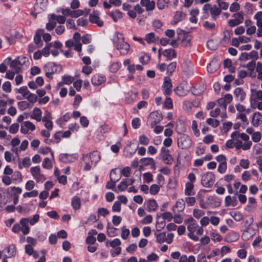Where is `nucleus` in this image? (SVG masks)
I'll return each instance as SVG.
<instances>
[{"label": "nucleus", "mask_w": 262, "mask_h": 262, "mask_svg": "<svg viewBox=\"0 0 262 262\" xmlns=\"http://www.w3.org/2000/svg\"><path fill=\"white\" fill-rule=\"evenodd\" d=\"M30 172L33 178L37 182H43L46 180L45 176L41 173L40 168L39 166L31 167L30 168Z\"/></svg>", "instance_id": "nucleus-4"}, {"label": "nucleus", "mask_w": 262, "mask_h": 262, "mask_svg": "<svg viewBox=\"0 0 262 262\" xmlns=\"http://www.w3.org/2000/svg\"><path fill=\"white\" fill-rule=\"evenodd\" d=\"M199 13V10L198 9H193L190 11V14L191 17L189 18L190 21L192 23H196L197 18L196 16Z\"/></svg>", "instance_id": "nucleus-36"}, {"label": "nucleus", "mask_w": 262, "mask_h": 262, "mask_svg": "<svg viewBox=\"0 0 262 262\" xmlns=\"http://www.w3.org/2000/svg\"><path fill=\"white\" fill-rule=\"evenodd\" d=\"M155 235L156 236V239L157 242L159 243H162L165 242L166 240V233L165 232H161L159 234H157L155 233Z\"/></svg>", "instance_id": "nucleus-47"}, {"label": "nucleus", "mask_w": 262, "mask_h": 262, "mask_svg": "<svg viewBox=\"0 0 262 262\" xmlns=\"http://www.w3.org/2000/svg\"><path fill=\"white\" fill-rule=\"evenodd\" d=\"M37 195H38V191L37 190H33L30 192H25L23 194L24 198L36 197Z\"/></svg>", "instance_id": "nucleus-57"}, {"label": "nucleus", "mask_w": 262, "mask_h": 262, "mask_svg": "<svg viewBox=\"0 0 262 262\" xmlns=\"http://www.w3.org/2000/svg\"><path fill=\"white\" fill-rule=\"evenodd\" d=\"M105 81V77L99 74L94 75L91 79L92 83L95 86L101 84Z\"/></svg>", "instance_id": "nucleus-14"}, {"label": "nucleus", "mask_w": 262, "mask_h": 262, "mask_svg": "<svg viewBox=\"0 0 262 262\" xmlns=\"http://www.w3.org/2000/svg\"><path fill=\"white\" fill-rule=\"evenodd\" d=\"M41 111L39 108L35 107L33 110V114L31 118L36 120L37 121H40L41 120Z\"/></svg>", "instance_id": "nucleus-28"}, {"label": "nucleus", "mask_w": 262, "mask_h": 262, "mask_svg": "<svg viewBox=\"0 0 262 262\" xmlns=\"http://www.w3.org/2000/svg\"><path fill=\"white\" fill-rule=\"evenodd\" d=\"M191 128L194 133V135L196 137H199L200 136V131L198 129V124L196 121L193 120L192 122Z\"/></svg>", "instance_id": "nucleus-50"}, {"label": "nucleus", "mask_w": 262, "mask_h": 262, "mask_svg": "<svg viewBox=\"0 0 262 262\" xmlns=\"http://www.w3.org/2000/svg\"><path fill=\"white\" fill-rule=\"evenodd\" d=\"M207 123L212 126V127L215 128L220 125V121L217 119L212 118H208L206 120Z\"/></svg>", "instance_id": "nucleus-43"}, {"label": "nucleus", "mask_w": 262, "mask_h": 262, "mask_svg": "<svg viewBox=\"0 0 262 262\" xmlns=\"http://www.w3.org/2000/svg\"><path fill=\"white\" fill-rule=\"evenodd\" d=\"M185 201L183 199H178L175 205L172 208L174 214H179L182 212L185 209Z\"/></svg>", "instance_id": "nucleus-10"}, {"label": "nucleus", "mask_w": 262, "mask_h": 262, "mask_svg": "<svg viewBox=\"0 0 262 262\" xmlns=\"http://www.w3.org/2000/svg\"><path fill=\"white\" fill-rule=\"evenodd\" d=\"M198 227V224L191 223L187 225V230L189 231L188 233V237L194 241H198L199 237L194 234V232L196 231Z\"/></svg>", "instance_id": "nucleus-9"}, {"label": "nucleus", "mask_w": 262, "mask_h": 262, "mask_svg": "<svg viewBox=\"0 0 262 262\" xmlns=\"http://www.w3.org/2000/svg\"><path fill=\"white\" fill-rule=\"evenodd\" d=\"M44 32V30L42 29H38L36 31V34L34 37V42L36 45L38 46V47H40L42 45V42L41 40V36L43 34V33Z\"/></svg>", "instance_id": "nucleus-22"}, {"label": "nucleus", "mask_w": 262, "mask_h": 262, "mask_svg": "<svg viewBox=\"0 0 262 262\" xmlns=\"http://www.w3.org/2000/svg\"><path fill=\"white\" fill-rule=\"evenodd\" d=\"M31 164V160L29 157L24 158L21 161L18 162V168L21 169L23 168H28L30 166Z\"/></svg>", "instance_id": "nucleus-25"}, {"label": "nucleus", "mask_w": 262, "mask_h": 262, "mask_svg": "<svg viewBox=\"0 0 262 262\" xmlns=\"http://www.w3.org/2000/svg\"><path fill=\"white\" fill-rule=\"evenodd\" d=\"M127 179H123L120 183L118 185L117 188L120 191H123L125 190L128 187L127 184Z\"/></svg>", "instance_id": "nucleus-49"}, {"label": "nucleus", "mask_w": 262, "mask_h": 262, "mask_svg": "<svg viewBox=\"0 0 262 262\" xmlns=\"http://www.w3.org/2000/svg\"><path fill=\"white\" fill-rule=\"evenodd\" d=\"M194 185L191 182H187L185 184V194L187 196L192 195L194 194L193 191Z\"/></svg>", "instance_id": "nucleus-27"}, {"label": "nucleus", "mask_w": 262, "mask_h": 262, "mask_svg": "<svg viewBox=\"0 0 262 262\" xmlns=\"http://www.w3.org/2000/svg\"><path fill=\"white\" fill-rule=\"evenodd\" d=\"M254 18L256 20L257 27H262V12H258L254 16Z\"/></svg>", "instance_id": "nucleus-44"}, {"label": "nucleus", "mask_w": 262, "mask_h": 262, "mask_svg": "<svg viewBox=\"0 0 262 262\" xmlns=\"http://www.w3.org/2000/svg\"><path fill=\"white\" fill-rule=\"evenodd\" d=\"M42 166L45 169H51L53 167V164L49 158H45L42 161Z\"/></svg>", "instance_id": "nucleus-39"}, {"label": "nucleus", "mask_w": 262, "mask_h": 262, "mask_svg": "<svg viewBox=\"0 0 262 262\" xmlns=\"http://www.w3.org/2000/svg\"><path fill=\"white\" fill-rule=\"evenodd\" d=\"M121 244V242L119 239L115 238L111 241H107L106 243V246H111L113 248H115Z\"/></svg>", "instance_id": "nucleus-46"}, {"label": "nucleus", "mask_w": 262, "mask_h": 262, "mask_svg": "<svg viewBox=\"0 0 262 262\" xmlns=\"http://www.w3.org/2000/svg\"><path fill=\"white\" fill-rule=\"evenodd\" d=\"M177 63L176 62H172L167 67V72L172 74L176 70Z\"/></svg>", "instance_id": "nucleus-62"}, {"label": "nucleus", "mask_w": 262, "mask_h": 262, "mask_svg": "<svg viewBox=\"0 0 262 262\" xmlns=\"http://www.w3.org/2000/svg\"><path fill=\"white\" fill-rule=\"evenodd\" d=\"M185 202L189 206H193L195 203V199L192 196H187L185 198Z\"/></svg>", "instance_id": "nucleus-51"}, {"label": "nucleus", "mask_w": 262, "mask_h": 262, "mask_svg": "<svg viewBox=\"0 0 262 262\" xmlns=\"http://www.w3.org/2000/svg\"><path fill=\"white\" fill-rule=\"evenodd\" d=\"M12 181L20 182L22 181V175L18 171H15L12 176Z\"/></svg>", "instance_id": "nucleus-45"}, {"label": "nucleus", "mask_w": 262, "mask_h": 262, "mask_svg": "<svg viewBox=\"0 0 262 262\" xmlns=\"http://www.w3.org/2000/svg\"><path fill=\"white\" fill-rule=\"evenodd\" d=\"M252 95L257 99L262 101V91L260 90H252Z\"/></svg>", "instance_id": "nucleus-53"}, {"label": "nucleus", "mask_w": 262, "mask_h": 262, "mask_svg": "<svg viewBox=\"0 0 262 262\" xmlns=\"http://www.w3.org/2000/svg\"><path fill=\"white\" fill-rule=\"evenodd\" d=\"M140 162L141 164L145 166L151 165L155 167V161L151 158H143L140 160Z\"/></svg>", "instance_id": "nucleus-32"}, {"label": "nucleus", "mask_w": 262, "mask_h": 262, "mask_svg": "<svg viewBox=\"0 0 262 262\" xmlns=\"http://www.w3.org/2000/svg\"><path fill=\"white\" fill-rule=\"evenodd\" d=\"M116 174L115 170H112L110 174V181L106 185L107 189H114L115 186V183L119 180V178H114V174Z\"/></svg>", "instance_id": "nucleus-13"}, {"label": "nucleus", "mask_w": 262, "mask_h": 262, "mask_svg": "<svg viewBox=\"0 0 262 262\" xmlns=\"http://www.w3.org/2000/svg\"><path fill=\"white\" fill-rule=\"evenodd\" d=\"M120 63L119 62H114L110 67V70L111 72L116 73L119 69Z\"/></svg>", "instance_id": "nucleus-59"}, {"label": "nucleus", "mask_w": 262, "mask_h": 262, "mask_svg": "<svg viewBox=\"0 0 262 262\" xmlns=\"http://www.w3.org/2000/svg\"><path fill=\"white\" fill-rule=\"evenodd\" d=\"M191 37L190 35H186L183 38L181 43L185 48L189 47L191 46Z\"/></svg>", "instance_id": "nucleus-40"}, {"label": "nucleus", "mask_w": 262, "mask_h": 262, "mask_svg": "<svg viewBox=\"0 0 262 262\" xmlns=\"http://www.w3.org/2000/svg\"><path fill=\"white\" fill-rule=\"evenodd\" d=\"M112 41L114 46L117 49L124 41V38L122 34L116 33L113 36Z\"/></svg>", "instance_id": "nucleus-12"}, {"label": "nucleus", "mask_w": 262, "mask_h": 262, "mask_svg": "<svg viewBox=\"0 0 262 262\" xmlns=\"http://www.w3.org/2000/svg\"><path fill=\"white\" fill-rule=\"evenodd\" d=\"M238 234L234 232H231L227 234L225 237V241L228 243L235 242L238 239Z\"/></svg>", "instance_id": "nucleus-24"}, {"label": "nucleus", "mask_w": 262, "mask_h": 262, "mask_svg": "<svg viewBox=\"0 0 262 262\" xmlns=\"http://www.w3.org/2000/svg\"><path fill=\"white\" fill-rule=\"evenodd\" d=\"M129 48V45L127 42L124 41L117 49L119 51L121 54L126 55L128 52Z\"/></svg>", "instance_id": "nucleus-23"}, {"label": "nucleus", "mask_w": 262, "mask_h": 262, "mask_svg": "<svg viewBox=\"0 0 262 262\" xmlns=\"http://www.w3.org/2000/svg\"><path fill=\"white\" fill-rule=\"evenodd\" d=\"M139 142L142 145H147L149 143V139L145 135H141L139 138Z\"/></svg>", "instance_id": "nucleus-60"}, {"label": "nucleus", "mask_w": 262, "mask_h": 262, "mask_svg": "<svg viewBox=\"0 0 262 262\" xmlns=\"http://www.w3.org/2000/svg\"><path fill=\"white\" fill-rule=\"evenodd\" d=\"M252 123L254 126H258L262 123V115L259 112L253 114Z\"/></svg>", "instance_id": "nucleus-20"}, {"label": "nucleus", "mask_w": 262, "mask_h": 262, "mask_svg": "<svg viewBox=\"0 0 262 262\" xmlns=\"http://www.w3.org/2000/svg\"><path fill=\"white\" fill-rule=\"evenodd\" d=\"M162 54L169 60L176 58L177 56L176 51L171 49L165 50Z\"/></svg>", "instance_id": "nucleus-26"}, {"label": "nucleus", "mask_w": 262, "mask_h": 262, "mask_svg": "<svg viewBox=\"0 0 262 262\" xmlns=\"http://www.w3.org/2000/svg\"><path fill=\"white\" fill-rule=\"evenodd\" d=\"M210 11L211 17L214 20H215L221 13L220 9L216 6L211 7Z\"/></svg>", "instance_id": "nucleus-34"}, {"label": "nucleus", "mask_w": 262, "mask_h": 262, "mask_svg": "<svg viewBox=\"0 0 262 262\" xmlns=\"http://www.w3.org/2000/svg\"><path fill=\"white\" fill-rule=\"evenodd\" d=\"M83 161L91 160V165H95L100 159L99 153L97 151H94L90 155H84L83 157Z\"/></svg>", "instance_id": "nucleus-7"}, {"label": "nucleus", "mask_w": 262, "mask_h": 262, "mask_svg": "<svg viewBox=\"0 0 262 262\" xmlns=\"http://www.w3.org/2000/svg\"><path fill=\"white\" fill-rule=\"evenodd\" d=\"M30 103H34L37 101V97L36 95L30 93L26 98Z\"/></svg>", "instance_id": "nucleus-58"}, {"label": "nucleus", "mask_w": 262, "mask_h": 262, "mask_svg": "<svg viewBox=\"0 0 262 262\" xmlns=\"http://www.w3.org/2000/svg\"><path fill=\"white\" fill-rule=\"evenodd\" d=\"M147 208L149 211H155L158 207V204L155 200H149L147 202Z\"/></svg>", "instance_id": "nucleus-35"}, {"label": "nucleus", "mask_w": 262, "mask_h": 262, "mask_svg": "<svg viewBox=\"0 0 262 262\" xmlns=\"http://www.w3.org/2000/svg\"><path fill=\"white\" fill-rule=\"evenodd\" d=\"M35 129V125L30 121H27L21 124L20 132L24 134H26L29 130H34Z\"/></svg>", "instance_id": "nucleus-11"}, {"label": "nucleus", "mask_w": 262, "mask_h": 262, "mask_svg": "<svg viewBox=\"0 0 262 262\" xmlns=\"http://www.w3.org/2000/svg\"><path fill=\"white\" fill-rule=\"evenodd\" d=\"M169 2V0H158L157 3V7L159 10H162L168 7Z\"/></svg>", "instance_id": "nucleus-38"}, {"label": "nucleus", "mask_w": 262, "mask_h": 262, "mask_svg": "<svg viewBox=\"0 0 262 262\" xmlns=\"http://www.w3.org/2000/svg\"><path fill=\"white\" fill-rule=\"evenodd\" d=\"M225 203L226 206H235L237 204L236 198L235 196L231 197L230 195H228L225 198Z\"/></svg>", "instance_id": "nucleus-30"}, {"label": "nucleus", "mask_w": 262, "mask_h": 262, "mask_svg": "<svg viewBox=\"0 0 262 262\" xmlns=\"http://www.w3.org/2000/svg\"><path fill=\"white\" fill-rule=\"evenodd\" d=\"M21 64L18 58L12 60L10 64V67L14 71L16 74L21 72V69L20 67Z\"/></svg>", "instance_id": "nucleus-18"}, {"label": "nucleus", "mask_w": 262, "mask_h": 262, "mask_svg": "<svg viewBox=\"0 0 262 262\" xmlns=\"http://www.w3.org/2000/svg\"><path fill=\"white\" fill-rule=\"evenodd\" d=\"M193 106L192 103L189 101L186 100L183 102V108L187 112H190Z\"/></svg>", "instance_id": "nucleus-52"}, {"label": "nucleus", "mask_w": 262, "mask_h": 262, "mask_svg": "<svg viewBox=\"0 0 262 262\" xmlns=\"http://www.w3.org/2000/svg\"><path fill=\"white\" fill-rule=\"evenodd\" d=\"M149 118L150 119L151 127L159 123L162 120V114L159 111H154L149 114Z\"/></svg>", "instance_id": "nucleus-6"}, {"label": "nucleus", "mask_w": 262, "mask_h": 262, "mask_svg": "<svg viewBox=\"0 0 262 262\" xmlns=\"http://www.w3.org/2000/svg\"><path fill=\"white\" fill-rule=\"evenodd\" d=\"M71 205L74 210H79L81 207L80 199L77 196H74L72 199Z\"/></svg>", "instance_id": "nucleus-29"}, {"label": "nucleus", "mask_w": 262, "mask_h": 262, "mask_svg": "<svg viewBox=\"0 0 262 262\" xmlns=\"http://www.w3.org/2000/svg\"><path fill=\"white\" fill-rule=\"evenodd\" d=\"M29 219L24 218L20 221V225L21 227V230L24 234H27L30 231V228L28 226Z\"/></svg>", "instance_id": "nucleus-17"}, {"label": "nucleus", "mask_w": 262, "mask_h": 262, "mask_svg": "<svg viewBox=\"0 0 262 262\" xmlns=\"http://www.w3.org/2000/svg\"><path fill=\"white\" fill-rule=\"evenodd\" d=\"M240 9L239 5L236 3H233L230 6L229 10L232 12H234L238 11Z\"/></svg>", "instance_id": "nucleus-64"}, {"label": "nucleus", "mask_w": 262, "mask_h": 262, "mask_svg": "<svg viewBox=\"0 0 262 262\" xmlns=\"http://www.w3.org/2000/svg\"><path fill=\"white\" fill-rule=\"evenodd\" d=\"M234 95L241 102L243 101L246 98V93L241 88H237L234 91Z\"/></svg>", "instance_id": "nucleus-21"}, {"label": "nucleus", "mask_w": 262, "mask_h": 262, "mask_svg": "<svg viewBox=\"0 0 262 262\" xmlns=\"http://www.w3.org/2000/svg\"><path fill=\"white\" fill-rule=\"evenodd\" d=\"M215 182V176L211 172H207L201 175V184L206 188L212 187Z\"/></svg>", "instance_id": "nucleus-3"}, {"label": "nucleus", "mask_w": 262, "mask_h": 262, "mask_svg": "<svg viewBox=\"0 0 262 262\" xmlns=\"http://www.w3.org/2000/svg\"><path fill=\"white\" fill-rule=\"evenodd\" d=\"M213 141L214 137L212 135H207L204 138L203 140V142L206 144L211 143L213 142Z\"/></svg>", "instance_id": "nucleus-63"}, {"label": "nucleus", "mask_w": 262, "mask_h": 262, "mask_svg": "<svg viewBox=\"0 0 262 262\" xmlns=\"http://www.w3.org/2000/svg\"><path fill=\"white\" fill-rule=\"evenodd\" d=\"M25 251L28 255H32L35 258L39 256L38 253L36 251H34L32 247L30 245H26Z\"/></svg>", "instance_id": "nucleus-31"}, {"label": "nucleus", "mask_w": 262, "mask_h": 262, "mask_svg": "<svg viewBox=\"0 0 262 262\" xmlns=\"http://www.w3.org/2000/svg\"><path fill=\"white\" fill-rule=\"evenodd\" d=\"M231 137L235 141V146L236 148H242L246 150L250 149L252 145L249 137L245 133H239L236 131L231 134Z\"/></svg>", "instance_id": "nucleus-1"}, {"label": "nucleus", "mask_w": 262, "mask_h": 262, "mask_svg": "<svg viewBox=\"0 0 262 262\" xmlns=\"http://www.w3.org/2000/svg\"><path fill=\"white\" fill-rule=\"evenodd\" d=\"M74 80L73 77L69 75H64L62 77V81L64 84H70Z\"/></svg>", "instance_id": "nucleus-55"}, {"label": "nucleus", "mask_w": 262, "mask_h": 262, "mask_svg": "<svg viewBox=\"0 0 262 262\" xmlns=\"http://www.w3.org/2000/svg\"><path fill=\"white\" fill-rule=\"evenodd\" d=\"M177 132L179 133L177 137V145L179 148L186 149L190 148L192 144L191 138L187 135L180 133L176 127Z\"/></svg>", "instance_id": "nucleus-2"}, {"label": "nucleus", "mask_w": 262, "mask_h": 262, "mask_svg": "<svg viewBox=\"0 0 262 262\" xmlns=\"http://www.w3.org/2000/svg\"><path fill=\"white\" fill-rule=\"evenodd\" d=\"M18 93L20 94L24 98H26V97L29 95L30 93L28 90V88L26 86H23L20 87L18 90Z\"/></svg>", "instance_id": "nucleus-48"}, {"label": "nucleus", "mask_w": 262, "mask_h": 262, "mask_svg": "<svg viewBox=\"0 0 262 262\" xmlns=\"http://www.w3.org/2000/svg\"><path fill=\"white\" fill-rule=\"evenodd\" d=\"M18 106L21 110H25L30 107V104L26 101H23L18 102Z\"/></svg>", "instance_id": "nucleus-56"}, {"label": "nucleus", "mask_w": 262, "mask_h": 262, "mask_svg": "<svg viewBox=\"0 0 262 262\" xmlns=\"http://www.w3.org/2000/svg\"><path fill=\"white\" fill-rule=\"evenodd\" d=\"M190 86L188 84L184 82L180 83L174 90L176 94L181 97L186 96L189 92Z\"/></svg>", "instance_id": "nucleus-5"}, {"label": "nucleus", "mask_w": 262, "mask_h": 262, "mask_svg": "<svg viewBox=\"0 0 262 262\" xmlns=\"http://www.w3.org/2000/svg\"><path fill=\"white\" fill-rule=\"evenodd\" d=\"M219 67L218 63L216 61H212L207 66V70L210 73L213 72Z\"/></svg>", "instance_id": "nucleus-41"}, {"label": "nucleus", "mask_w": 262, "mask_h": 262, "mask_svg": "<svg viewBox=\"0 0 262 262\" xmlns=\"http://www.w3.org/2000/svg\"><path fill=\"white\" fill-rule=\"evenodd\" d=\"M140 4L142 6L145 7L147 11H152L155 7V2L150 0H141Z\"/></svg>", "instance_id": "nucleus-19"}, {"label": "nucleus", "mask_w": 262, "mask_h": 262, "mask_svg": "<svg viewBox=\"0 0 262 262\" xmlns=\"http://www.w3.org/2000/svg\"><path fill=\"white\" fill-rule=\"evenodd\" d=\"M161 156L162 160L167 164H170L173 161V158L170 154L169 150L164 147L161 148Z\"/></svg>", "instance_id": "nucleus-8"}, {"label": "nucleus", "mask_w": 262, "mask_h": 262, "mask_svg": "<svg viewBox=\"0 0 262 262\" xmlns=\"http://www.w3.org/2000/svg\"><path fill=\"white\" fill-rule=\"evenodd\" d=\"M158 37H156L154 33H150L146 34L145 36V40L149 43L155 42Z\"/></svg>", "instance_id": "nucleus-37"}, {"label": "nucleus", "mask_w": 262, "mask_h": 262, "mask_svg": "<svg viewBox=\"0 0 262 262\" xmlns=\"http://www.w3.org/2000/svg\"><path fill=\"white\" fill-rule=\"evenodd\" d=\"M163 88L164 90V94L166 95H168L171 93L172 88V84L171 79L168 77H166L164 79V83L162 85Z\"/></svg>", "instance_id": "nucleus-15"}, {"label": "nucleus", "mask_w": 262, "mask_h": 262, "mask_svg": "<svg viewBox=\"0 0 262 262\" xmlns=\"http://www.w3.org/2000/svg\"><path fill=\"white\" fill-rule=\"evenodd\" d=\"M219 7L223 10H227L229 7V4L223 0L216 1Z\"/></svg>", "instance_id": "nucleus-54"}, {"label": "nucleus", "mask_w": 262, "mask_h": 262, "mask_svg": "<svg viewBox=\"0 0 262 262\" xmlns=\"http://www.w3.org/2000/svg\"><path fill=\"white\" fill-rule=\"evenodd\" d=\"M109 15L115 22L122 17V13L119 10H116L115 12H110Z\"/></svg>", "instance_id": "nucleus-42"}, {"label": "nucleus", "mask_w": 262, "mask_h": 262, "mask_svg": "<svg viewBox=\"0 0 262 262\" xmlns=\"http://www.w3.org/2000/svg\"><path fill=\"white\" fill-rule=\"evenodd\" d=\"M7 252V257H12L16 254V247L14 245H11L6 249Z\"/></svg>", "instance_id": "nucleus-33"}, {"label": "nucleus", "mask_w": 262, "mask_h": 262, "mask_svg": "<svg viewBox=\"0 0 262 262\" xmlns=\"http://www.w3.org/2000/svg\"><path fill=\"white\" fill-rule=\"evenodd\" d=\"M82 101V97L79 95H77L75 96L74 98V101L73 102V106L75 108H77L80 103Z\"/></svg>", "instance_id": "nucleus-61"}, {"label": "nucleus", "mask_w": 262, "mask_h": 262, "mask_svg": "<svg viewBox=\"0 0 262 262\" xmlns=\"http://www.w3.org/2000/svg\"><path fill=\"white\" fill-rule=\"evenodd\" d=\"M98 12H94L91 14L89 16V20L91 23L96 24L98 26L102 27L103 25V22L100 20L98 16Z\"/></svg>", "instance_id": "nucleus-16"}]
</instances>
